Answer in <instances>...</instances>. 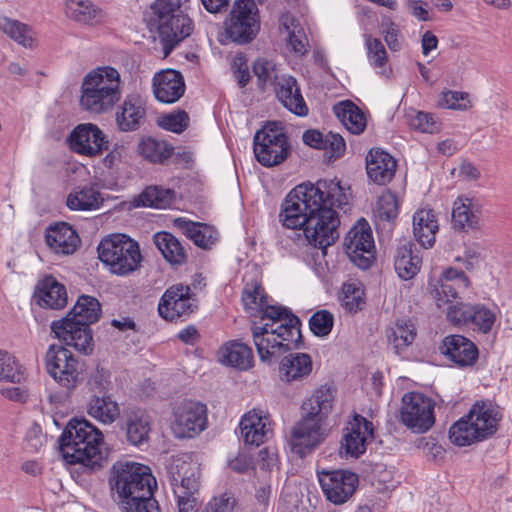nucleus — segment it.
<instances>
[{"label": "nucleus", "mask_w": 512, "mask_h": 512, "mask_svg": "<svg viewBox=\"0 0 512 512\" xmlns=\"http://www.w3.org/2000/svg\"><path fill=\"white\" fill-rule=\"evenodd\" d=\"M44 361L49 376L67 393H71L81 382V364L68 348L62 345H50Z\"/></svg>", "instance_id": "obj_13"}, {"label": "nucleus", "mask_w": 512, "mask_h": 512, "mask_svg": "<svg viewBox=\"0 0 512 512\" xmlns=\"http://www.w3.org/2000/svg\"><path fill=\"white\" fill-rule=\"evenodd\" d=\"M63 459L71 465L82 464L91 469L101 467L102 432L85 418L69 420L58 440Z\"/></svg>", "instance_id": "obj_6"}, {"label": "nucleus", "mask_w": 512, "mask_h": 512, "mask_svg": "<svg viewBox=\"0 0 512 512\" xmlns=\"http://www.w3.org/2000/svg\"><path fill=\"white\" fill-rule=\"evenodd\" d=\"M334 325V316L328 310H319L309 319L311 332L318 337H325L330 334Z\"/></svg>", "instance_id": "obj_52"}, {"label": "nucleus", "mask_w": 512, "mask_h": 512, "mask_svg": "<svg viewBox=\"0 0 512 512\" xmlns=\"http://www.w3.org/2000/svg\"><path fill=\"white\" fill-rule=\"evenodd\" d=\"M438 223L432 210H419L413 216V233L417 242L425 249L435 243Z\"/></svg>", "instance_id": "obj_36"}, {"label": "nucleus", "mask_w": 512, "mask_h": 512, "mask_svg": "<svg viewBox=\"0 0 512 512\" xmlns=\"http://www.w3.org/2000/svg\"><path fill=\"white\" fill-rule=\"evenodd\" d=\"M24 379V368L8 351L0 349V382L20 383Z\"/></svg>", "instance_id": "obj_50"}, {"label": "nucleus", "mask_w": 512, "mask_h": 512, "mask_svg": "<svg viewBox=\"0 0 512 512\" xmlns=\"http://www.w3.org/2000/svg\"><path fill=\"white\" fill-rule=\"evenodd\" d=\"M124 512H160L158 502L153 497V489L135 497L120 500Z\"/></svg>", "instance_id": "obj_51"}, {"label": "nucleus", "mask_w": 512, "mask_h": 512, "mask_svg": "<svg viewBox=\"0 0 512 512\" xmlns=\"http://www.w3.org/2000/svg\"><path fill=\"white\" fill-rule=\"evenodd\" d=\"M377 213L381 220L394 221L399 213L397 196L391 191L383 193L377 201Z\"/></svg>", "instance_id": "obj_53"}, {"label": "nucleus", "mask_w": 512, "mask_h": 512, "mask_svg": "<svg viewBox=\"0 0 512 512\" xmlns=\"http://www.w3.org/2000/svg\"><path fill=\"white\" fill-rule=\"evenodd\" d=\"M103 203L101 194L93 187L74 190L67 196L66 205L70 210L91 211L98 209Z\"/></svg>", "instance_id": "obj_44"}, {"label": "nucleus", "mask_w": 512, "mask_h": 512, "mask_svg": "<svg viewBox=\"0 0 512 512\" xmlns=\"http://www.w3.org/2000/svg\"><path fill=\"white\" fill-rule=\"evenodd\" d=\"M223 25L225 39L220 38V43L250 44L257 37L261 28L256 2L254 0H235Z\"/></svg>", "instance_id": "obj_9"}, {"label": "nucleus", "mask_w": 512, "mask_h": 512, "mask_svg": "<svg viewBox=\"0 0 512 512\" xmlns=\"http://www.w3.org/2000/svg\"><path fill=\"white\" fill-rule=\"evenodd\" d=\"M88 415L103 424H112L120 416L119 404L108 394H93L86 405Z\"/></svg>", "instance_id": "obj_37"}, {"label": "nucleus", "mask_w": 512, "mask_h": 512, "mask_svg": "<svg viewBox=\"0 0 512 512\" xmlns=\"http://www.w3.org/2000/svg\"><path fill=\"white\" fill-rule=\"evenodd\" d=\"M111 373L104 367L97 365L87 380L88 389L94 394H108L111 385Z\"/></svg>", "instance_id": "obj_54"}, {"label": "nucleus", "mask_w": 512, "mask_h": 512, "mask_svg": "<svg viewBox=\"0 0 512 512\" xmlns=\"http://www.w3.org/2000/svg\"><path fill=\"white\" fill-rule=\"evenodd\" d=\"M0 30L25 47L33 44L31 28L18 20L0 16Z\"/></svg>", "instance_id": "obj_47"}, {"label": "nucleus", "mask_w": 512, "mask_h": 512, "mask_svg": "<svg viewBox=\"0 0 512 512\" xmlns=\"http://www.w3.org/2000/svg\"><path fill=\"white\" fill-rule=\"evenodd\" d=\"M459 288L460 287L449 281H439V284L433 290L437 306L441 307L442 304L453 303L458 296Z\"/></svg>", "instance_id": "obj_60"}, {"label": "nucleus", "mask_w": 512, "mask_h": 512, "mask_svg": "<svg viewBox=\"0 0 512 512\" xmlns=\"http://www.w3.org/2000/svg\"><path fill=\"white\" fill-rule=\"evenodd\" d=\"M67 141L73 152L89 157L101 154L109 145L102 130L92 123L77 125Z\"/></svg>", "instance_id": "obj_20"}, {"label": "nucleus", "mask_w": 512, "mask_h": 512, "mask_svg": "<svg viewBox=\"0 0 512 512\" xmlns=\"http://www.w3.org/2000/svg\"><path fill=\"white\" fill-rule=\"evenodd\" d=\"M119 426L130 445L140 446L148 442L150 423L140 411H125L119 421Z\"/></svg>", "instance_id": "obj_28"}, {"label": "nucleus", "mask_w": 512, "mask_h": 512, "mask_svg": "<svg viewBox=\"0 0 512 512\" xmlns=\"http://www.w3.org/2000/svg\"><path fill=\"white\" fill-rule=\"evenodd\" d=\"M324 156L329 161L342 157L346 150V143L340 134L329 132L326 134Z\"/></svg>", "instance_id": "obj_59"}, {"label": "nucleus", "mask_w": 512, "mask_h": 512, "mask_svg": "<svg viewBox=\"0 0 512 512\" xmlns=\"http://www.w3.org/2000/svg\"><path fill=\"white\" fill-rule=\"evenodd\" d=\"M232 68L234 76L237 79L238 86L240 88H244L249 83L251 75L247 62L242 54L236 56L232 63Z\"/></svg>", "instance_id": "obj_62"}, {"label": "nucleus", "mask_w": 512, "mask_h": 512, "mask_svg": "<svg viewBox=\"0 0 512 512\" xmlns=\"http://www.w3.org/2000/svg\"><path fill=\"white\" fill-rule=\"evenodd\" d=\"M416 337V329L412 323L397 322L391 334L388 335L389 343L392 344L396 354L400 355L409 345L413 343Z\"/></svg>", "instance_id": "obj_49"}, {"label": "nucleus", "mask_w": 512, "mask_h": 512, "mask_svg": "<svg viewBox=\"0 0 512 512\" xmlns=\"http://www.w3.org/2000/svg\"><path fill=\"white\" fill-rule=\"evenodd\" d=\"M481 210L473 204L454 202L452 210V225L455 230L461 232H474L481 228Z\"/></svg>", "instance_id": "obj_39"}, {"label": "nucleus", "mask_w": 512, "mask_h": 512, "mask_svg": "<svg viewBox=\"0 0 512 512\" xmlns=\"http://www.w3.org/2000/svg\"><path fill=\"white\" fill-rule=\"evenodd\" d=\"M101 316V304L93 296L81 295L65 317L51 323L55 337L84 355L94 351L91 325Z\"/></svg>", "instance_id": "obj_4"}, {"label": "nucleus", "mask_w": 512, "mask_h": 512, "mask_svg": "<svg viewBox=\"0 0 512 512\" xmlns=\"http://www.w3.org/2000/svg\"><path fill=\"white\" fill-rule=\"evenodd\" d=\"M302 139L306 145H308L314 149L323 150L326 147L325 146L326 134L324 135L323 133H321L318 130H314V129L306 130L303 133Z\"/></svg>", "instance_id": "obj_64"}, {"label": "nucleus", "mask_w": 512, "mask_h": 512, "mask_svg": "<svg viewBox=\"0 0 512 512\" xmlns=\"http://www.w3.org/2000/svg\"><path fill=\"white\" fill-rule=\"evenodd\" d=\"M121 92L101 90L93 85H81L80 106L91 113L102 114L111 110L120 100Z\"/></svg>", "instance_id": "obj_26"}, {"label": "nucleus", "mask_w": 512, "mask_h": 512, "mask_svg": "<svg viewBox=\"0 0 512 512\" xmlns=\"http://www.w3.org/2000/svg\"><path fill=\"white\" fill-rule=\"evenodd\" d=\"M333 112L341 123L352 134H361L367 125L364 112L351 100L338 102L333 107Z\"/></svg>", "instance_id": "obj_38"}, {"label": "nucleus", "mask_w": 512, "mask_h": 512, "mask_svg": "<svg viewBox=\"0 0 512 512\" xmlns=\"http://www.w3.org/2000/svg\"><path fill=\"white\" fill-rule=\"evenodd\" d=\"M410 126L423 133H435L439 130V125L430 113L418 112L410 120Z\"/></svg>", "instance_id": "obj_61"}, {"label": "nucleus", "mask_w": 512, "mask_h": 512, "mask_svg": "<svg viewBox=\"0 0 512 512\" xmlns=\"http://www.w3.org/2000/svg\"><path fill=\"white\" fill-rule=\"evenodd\" d=\"M174 222L188 239L202 249H210L217 240L212 229L206 224L183 218H177Z\"/></svg>", "instance_id": "obj_42"}, {"label": "nucleus", "mask_w": 512, "mask_h": 512, "mask_svg": "<svg viewBox=\"0 0 512 512\" xmlns=\"http://www.w3.org/2000/svg\"><path fill=\"white\" fill-rule=\"evenodd\" d=\"M0 30L25 47L33 44L31 28L18 20L0 16Z\"/></svg>", "instance_id": "obj_48"}, {"label": "nucleus", "mask_w": 512, "mask_h": 512, "mask_svg": "<svg viewBox=\"0 0 512 512\" xmlns=\"http://www.w3.org/2000/svg\"><path fill=\"white\" fill-rule=\"evenodd\" d=\"M239 428L244 443L257 447L264 443L269 432L262 416L255 411H249L242 416Z\"/></svg>", "instance_id": "obj_40"}, {"label": "nucleus", "mask_w": 512, "mask_h": 512, "mask_svg": "<svg viewBox=\"0 0 512 512\" xmlns=\"http://www.w3.org/2000/svg\"><path fill=\"white\" fill-rule=\"evenodd\" d=\"M468 97L469 94L466 92L448 90L442 92L439 105L443 108L463 111L469 107Z\"/></svg>", "instance_id": "obj_58"}, {"label": "nucleus", "mask_w": 512, "mask_h": 512, "mask_svg": "<svg viewBox=\"0 0 512 512\" xmlns=\"http://www.w3.org/2000/svg\"><path fill=\"white\" fill-rule=\"evenodd\" d=\"M439 281H449L464 289L470 285V280L467 275L462 270L452 267L443 272L442 278Z\"/></svg>", "instance_id": "obj_63"}, {"label": "nucleus", "mask_w": 512, "mask_h": 512, "mask_svg": "<svg viewBox=\"0 0 512 512\" xmlns=\"http://www.w3.org/2000/svg\"><path fill=\"white\" fill-rule=\"evenodd\" d=\"M275 92L278 100L289 111L298 116L308 115L309 109L294 77L289 76L283 78L282 81L275 86Z\"/></svg>", "instance_id": "obj_31"}, {"label": "nucleus", "mask_w": 512, "mask_h": 512, "mask_svg": "<svg viewBox=\"0 0 512 512\" xmlns=\"http://www.w3.org/2000/svg\"><path fill=\"white\" fill-rule=\"evenodd\" d=\"M153 91L159 102L171 104L178 101L185 92L182 74L173 69L158 72L153 78Z\"/></svg>", "instance_id": "obj_24"}, {"label": "nucleus", "mask_w": 512, "mask_h": 512, "mask_svg": "<svg viewBox=\"0 0 512 512\" xmlns=\"http://www.w3.org/2000/svg\"><path fill=\"white\" fill-rule=\"evenodd\" d=\"M65 14L75 22L90 26L102 22L105 16L104 11L91 0H66Z\"/></svg>", "instance_id": "obj_35"}, {"label": "nucleus", "mask_w": 512, "mask_h": 512, "mask_svg": "<svg viewBox=\"0 0 512 512\" xmlns=\"http://www.w3.org/2000/svg\"><path fill=\"white\" fill-rule=\"evenodd\" d=\"M346 254L360 269H369L375 261V243L369 223L361 218L344 239Z\"/></svg>", "instance_id": "obj_15"}, {"label": "nucleus", "mask_w": 512, "mask_h": 512, "mask_svg": "<svg viewBox=\"0 0 512 512\" xmlns=\"http://www.w3.org/2000/svg\"><path fill=\"white\" fill-rule=\"evenodd\" d=\"M150 32L158 35L167 57L194 30L193 20L182 10L180 0H155L143 15Z\"/></svg>", "instance_id": "obj_5"}, {"label": "nucleus", "mask_w": 512, "mask_h": 512, "mask_svg": "<svg viewBox=\"0 0 512 512\" xmlns=\"http://www.w3.org/2000/svg\"><path fill=\"white\" fill-rule=\"evenodd\" d=\"M137 151L146 161L164 165L170 159L173 145L165 140H157L148 136L141 138L137 145Z\"/></svg>", "instance_id": "obj_41"}, {"label": "nucleus", "mask_w": 512, "mask_h": 512, "mask_svg": "<svg viewBox=\"0 0 512 512\" xmlns=\"http://www.w3.org/2000/svg\"><path fill=\"white\" fill-rule=\"evenodd\" d=\"M311 371L312 359L307 353H290L280 361V379L288 383L307 377Z\"/></svg>", "instance_id": "obj_33"}, {"label": "nucleus", "mask_w": 512, "mask_h": 512, "mask_svg": "<svg viewBox=\"0 0 512 512\" xmlns=\"http://www.w3.org/2000/svg\"><path fill=\"white\" fill-rule=\"evenodd\" d=\"M348 204V198L337 179H319L294 187L281 204L282 225L303 232V242L322 250L334 244L340 234L339 215L335 208Z\"/></svg>", "instance_id": "obj_1"}, {"label": "nucleus", "mask_w": 512, "mask_h": 512, "mask_svg": "<svg viewBox=\"0 0 512 512\" xmlns=\"http://www.w3.org/2000/svg\"><path fill=\"white\" fill-rule=\"evenodd\" d=\"M158 125L164 130L180 134L189 126V115L184 110L165 114L158 121Z\"/></svg>", "instance_id": "obj_55"}, {"label": "nucleus", "mask_w": 512, "mask_h": 512, "mask_svg": "<svg viewBox=\"0 0 512 512\" xmlns=\"http://www.w3.org/2000/svg\"><path fill=\"white\" fill-rule=\"evenodd\" d=\"M45 243L58 255H72L81 244L77 231L66 222H55L45 230Z\"/></svg>", "instance_id": "obj_22"}, {"label": "nucleus", "mask_w": 512, "mask_h": 512, "mask_svg": "<svg viewBox=\"0 0 512 512\" xmlns=\"http://www.w3.org/2000/svg\"><path fill=\"white\" fill-rule=\"evenodd\" d=\"M434 407L423 393L408 392L402 397L399 421L414 433H424L435 423Z\"/></svg>", "instance_id": "obj_14"}, {"label": "nucleus", "mask_w": 512, "mask_h": 512, "mask_svg": "<svg viewBox=\"0 0 512 512\" xmlns=\"http://www.w3.org/2000/svg\"><path fill=\"white\" fill-rule=\"evenodd\" d=\"M334 399L333 389L322 385L303 402V417L291 433L292 451L301 458L310 454L324 440L322 425L332 411Z\"/></svg>", "instance_id": "obj_3"}, {"label": "nucleus", "mask_w": 512, "mask_h": 512, "mask_svg": "<svg viewBox=\"0 0 512 512\" xmlns=\"http://www.w3.org/2000/svg\"><path fill=\"white\" fill-rule=\"evenodd\" d=\"M439 351L458 368H472L479 358L477 345L460 334L445 336L439 345Z\"/></svg>", "instance_id": "obj_21"}, {"label": "nucleus", "mask_w": 512, "mask_h": 512, "mask_svg": "<svg viewBox=\"0 0 512 512\" xmlns=\"http://www.w3.org/2000/svg\"><path fill=\"white\" fill-rule=\"evenodd\" d=\"M206 406L187 401L177 407L171 429L176 438H193L202 432L207 423Z\"/></svg>", "instance_id": "obj_18"}, {"label": "nucleus", "mask_w": 512, "mask_h": 512, "mask_svg": "<svg viewBox=\"0 0 512 512\" xmlns=\"http://www.w3.org/2000/svg\"><path fill=\"white\" fill-rule=\"evenodd\" d=\"M446 317L453 325L471 326L482 333L490 332L496 321L494 310L481 303L456 302L447 308Z\"/></svg>", "instance_id": "obj_17"}, {"label": "nucleus", "mask_w": 512, "mask_h": 512, "mask_svg": "<svg viewBox=\"0 0 512 512\" xmlns=\"http://www.w3.org/2000/svg\"><path fill=\"white\" fill-rule=\"evenodd\" d=\"M242 301L247 309H257L263 326H253L252 334L257 353L262 362L271 364L292 348L303 347L301 320L288 307L268 303V296L260 284L245 286Z\"/></svg>", "instance_id": "obj_2"}, {"label": "nucleus", "mask_w": 512, "mask_h": 512, "mask_svg": "<svg viewBox=\"0 0 512 512\" xmlns=\"http://www.w3.org/2000/svg\"><path fill=\"white\" fill-rule=\"evenodd\" d=\"M168 479L177 496L179 512H194L199 489V468L187 458H176L167 471Z\"/></svg>", "instance_id": "obj_12"}, {"label": "nucleus", "mask_w": 512, "mask_h": 512, "mask_svg": "<svg viewBox=\"0 0 512 512\" xmlns=\"http://www.w3.org/2000/svg\"><path fill=\"white\" fill-rule=\"evenodd\" d=\"M503 418L501 408L490 400H478L449 429L451 443L463 447L491 438Z\"/></svg>", "instance_id": "obj_7"}, {"label": "nucleus", "mask_w": 512, "mask_h": 512, "mask_svg": "<svg viewBox=\"0 0 512 512\" xmlns=\"http://www.w3.org/2000/svg\"><path fill=\"white\" fill-rule=\"evenodd\" d=\"M339 300L346 312L355 314L361 311L366 304L364 289L360 283L345 282L341 287Z\"/></svg>", "instance_id": "obj_45"}, {"label": "nucleus", "mask_w": 512, "mask_h": 512, "mask_svg": "<svg viewBox=\"0 0 512 512\" xmlns=\"http://www.w3.org/2000/svg\"><path fill=\"white\" fill-rule=\"evenodd\" d=\"M366 47L369 63L375 68L383 67L388 58L385 47L380 39L368 36L366 38Z\"/></svg>", "instance_id": "obj_57"}, {"label": "nucleus", "mask_w": 512, "mask_h": 512, "mask_svg": "<svg viewBox=\"0 0 512 512\" xmlns=\"http://www.w3.org/2000/svg\"><path fill=\"white\" fill-rule=\"evenodd\" d=\"M198 309V300L188 285L182 283L170 286L158 304L159 315L168 321L186 319Z\"/></svg>", "instance_id": "obj_16"}, {"label": "nucleus", "mask_w": 512, "mask_h": 512, "mask_svg": "<svg viewBox=\"0 0 512 512\" xmlns=\"http://www.w3.org/2000/svg\"><path fill=\"white\" fill-rule=\"evenodd\" d=\"M253 151L257 161L265 167L284 162L291 153L289 137L280 122H267L253 138Z\"/></svg>", "instance_id": "obj_11"}, {"label": "nucleus", "mask_w": 512, "mask_h": 512, "mask_svg": "<svg viewBox=\"0 0 512 512\" xmlns=\"http://www.w3.org/2000/svg\"><path fill=\"white\" fill-rule=\"evenodd\" d=\"M218 357L221 363L241 371L251 368L254 361L252 349L238 340L222 345Z\"/></svg>", "instance_id": "obj_32"}, {"label": "nucleus", "mask_w": 512, "mask_h": 512, "mask_svg": "<svg viewBox=\"0 0 512 512\" xmlns=\"http://www.w3.org/2000/svg\"><path fill=\"white\" fill-rule=\"evenodd\" d=\"M396 167V160L382 149H371L366 157L367 175L377 185L389 183L395 175Z\"/></svg>", "instance_id": "obj_25"}, {"label": "nucleus", "mask_w": 512, "mask_h": 512, "mask_svg": "<svg viewBox=\"0 0 512 512\" xmlns=\"http://www.w3.org/2000/svg\"><path fill=\"white\" fill-rule=\"evenodd\" d=\"M153 243L171 266L178 267L187 262L185 247L172 233L168 231L155 233Z\"/></svg>", "instance_id": "obj_34"}, {"label": "nucleus", "mask_w": 512, "mask_h": 512, "mask_svg": "<svg viewBox=\"0 0 512 512\" xmlns=\"http://www.w3.org/2000/svg\"><path fill=\"white\" fill-rule=\"evenodd\" d=\"M318 478L326 499L335 505L345 503L359 483L358 475L348 470L322 471Z\"/></svg>", "instance_id": "obj_19"}, {"label": "nucleus", "mask_w": 512, "mask_h": 512, "mask_svg": "<svg viewBox=\"0 0 512 512\" xmlns=\"http://www.w3.org/2000/svg\"><path fill=\"white\" fill-rule=\"evenodd\" d=\"M146 109L142 98L138 94H129L116 113V123L123 132L136 131L143 124Z\"/></svg>", "instance_id": "obj_27"}, {"label": "nucleus", "mask_w": 512, "mask_h": 512, "mask_svg": "<svg viewBox=\"0 0 512 512\" xmlns=\"http://www.w3.org/2000/svg\"><path fill=\"white\" fill-rule=\"evenodd\" d=\"M97 252L100 261L117 276L133 273L142 261L138 242L126 234H112L102 239Z\"/></svg>", "instance_id": "obj_8"}, {"label": "nucleus", "mask_w": 512, "mask_h": 512, "mask_svg": "<svg viewBox=\"0 0 512 512\" xmlns=\"http://www.w3.org/2000/svg\"><path fill=\"white\" fill-rule=\"evenodd\" d=\"M84 85H93L101 90L121 92L120 74L114 67L103 66L90 71L83 79Z\"/></svg>", "instance_id": "obj_43"}, {"label": "nucleus", "mask_w": 512, "mask_h": 512, "mask_svg": "<svg viewBox=\"0 0 512 512\" xmlns=\"http://www.w3.org/2000/svg\"><path fill=\"white\" fill-rule=\"evenodd\" d=\"M176 192L162 186H149L141 194L143 206L157 209L170 206L175 200Z\"/></svg>", "instance_id": "obj_46"}, {"label": "nucleus", "mask_w": 512, "mask_h": 512, "mask_svg": "<svg viewBox=\"0 0 512 512\" xmlns=\"http://www.w3.org/2000/svg\"><path fill=\"white\" fill-rule=\"evenodd\" d=\"M34 298L41 307L58 310L67 304V291L53 276H47L38 283Z\"/></svg>", "instance_id": "obj_30"}, {"label": "nucleus", "mask_w": 512, "mask_h": 512, "mask_svg": "<svg viewBox=\"0 0 512 512\" xmlns=\"http://www.w3.org/2000/svg\"><path fill=\"white\" fill-rule=\"evenodd\" d=\"M253 72L257 77V86L261 91H265L266 84L270 82L274 84L277 76L274 75L275 65L265 59H257L253 63Z\"/></svg>", "instance_id": "obj_56"}, {"label": "nucleus", "mask_w": 512, "mask_h": 512, "mask_svg": "<svg viewBox=\"0 0 512 512\" xmlns=\"http://www.w3.org/2000/svg\"><path fill=\"white\" fill-rule=\"evenodd\" d=\"M348 433L344 435L341 447L345 449L347 456L358 458L366 451L368 438H373V424L365 417L355 414L349 422Z\"/></svg>", "instance_id": "obj_23"}, {"label": "nucleus", "mask_w": 512, "mask_h": 512, "mask_svg": "<svg viewBox=\"0 0 512 512\" xmlns=\"http://www.w3.org/2000/svg\"><path fill=\"white\" fill-rule=\"evenodd\" d=\"M419 253L411 241H405L397 247L394 268L401 279L410 280L418 274L422 265V256Z\"/></svg>", "instance_id": "obj_29"}, {"label": "nucleus", "mask_w": 512, "mask_h": 512, "mask_svg": "<svg viewBox=\"0 0 512 512\" xmlns=\"http://www.w3.org/2000/svg\"><path fill=\"white\" fill-rule=\"evenodd\" d=\"M109 484L120 500L145 495L156 487V480L148 466L130 462L117 461L110 469Z\"/></svg>", "instance_id": "obj_10"}]
</instances>
